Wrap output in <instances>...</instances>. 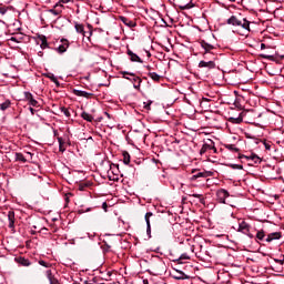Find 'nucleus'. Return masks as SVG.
Returning a JSON list of instances; mask_svg holds the SVG:
<instances>
[{
  "label": "nucleus",
  "instance_id": "obj_1",
  "mask_svg": "<svg viewBox=\"0 0 284 284\" xmlns=\"http://www.w3.org/2000/svg\"><path fill=\"white\" fill-rule=\"evenodd\" d=\"M227 26H234V27H240L243 28L244 30H246L247 32H250V21H247V19H239V17L236 16H231L227 20H226Z\"/></svg>",
  "mask_w": 284,
  "mask_h": 284
},
{
  "label": "nucleus",
  "instance_id": "obj_2",
  "mask_svg": "<svg viewBox=\"0 0 284 284\" xmlns=\"http://www.w3.org/2000/svg\"><path fill=\"white\" fill-rule=\"evenodd\" d=\"M250 224H247V222L242 221L239 223V229L237 232H242V234H245L246 236H248V239H254V235L252 233H250Z\"/></svg>",
  "mask_w": 284,
  "mask_h": 284
},
{
  "label": "nucleus",
  "instance_id": "obj_3",
  "mask_svg": "<svg viewBox=\"0 0 284 284\" xmlns=\"http://www.w3.org/2000/svg\"><path fill=\"white\" fill-rule=\"evenodd\" d=\"M230 196V192H227V190L225 189H220L216 192V201H219L220 203H225V199H227Z\"/></svg>",
  "mask_w": 284,
  "mask_h": 284
},
{
  "label": "nucleus",
  "instance_id": "obj_4",
  "mask_svg": "<svg viewBox=\"0 0 284 284\" xmlns=\"http://www.w3.org/2000/svg\"><path fill=\"white\" fill-rule=\"evenodd\" d=\"M24 99L26 101H28L29 105H32V108H37V105H39V101H37L34 99V95H32V93L30 92H24Z\"/></svg>",
  "mask_w": 284,
  "mask_h": 284
},
{
  "label": "nucleus",
  "instance_id": "obj_5",
  "mask_svg": "<svg viewBox=\"0 0 284 284\" xmlns=\"http://www.w3.org/2000/svg\"><path fill=\"white\" fill-rule=\"evenodd\" d=\"M209 150H214V152H216V148H214V142L212 140H210L209 143L202 145L200 154L203 156V154H205V152Z\"/></svg>",
  "mask_w": 284,
  "mask_h": 284
},
{
  "label": "nucleus",
  "instance_id": "obj_6",
  "mask_svg": "<svg viewBox=\"0 0 284 284\" xmlns=\"http://www.w3.org/2000/svg\"><path fill=\"white\" fill-rule=\"evenodd\" d=\"M199 68H207V70H214V68H216V63L212 60L210 61L202 60L199 62Z\"/></svg>",
  "mask_w": 284,
  "mask_h": 284
},
{
  "label": "nucleus",
  "instance_id": "obj_7",
  "mask_svg": "<svg viewBox=\"0 0 284 284\" xmlns=\"http://www.w3.org/2000/svg\"><path fill=\"white\" fill-rule=\"evenodd\" d=\"M123 74H130V77H133L131 80L133 81V88L135 89V90H141V82H142V80H141V78H139V77H135L134 75V73H129V72H123Z\"/></svg>",
  "mask_w": 284,
  "mask_h": 284
},
{
  "label": "nucleus",
  "instance_id": "obj_8",
  "mask_svg": "<svg viewBox=\"0 0 284 284\" xmlns=\"http://www.w3.org/2000/svg\"><path fill=\"white\" fill-rule=\"evenodd\" d=\"M73 94H75V97H83L84 99H91V97H94L93 93H90L88 91H83V90H73Z\"/></svg>",
  "mask_w": 284,
  "mask_h": 284
},
{
  "label": "nucleus",
  "instance_id": "obj_9",
  "mask_svg": "<svg viewBox=\"0 0 284 284\" xmlns=\"http://www.w3.org/2000/svg\"><path fill=\"white\" fill-rule=\"evenodd\" d=\"M62 44H60L57 50L60 54H63V52L68 51V48H70V43L68 40H61Z\"/></svg>",
  "mask_w": 284,
  "mask_h": 284
},
{
  "label": "nucleus",
  "instance_id": "obj_10",
  "mask_svg": "<svg viewBox=\"0 0 284 284\" xmlns=\"http://www.w3.org/2000/svg\"><path fill=\"white\" fill-rule=\"evenodd\" d=\"M281 239V232H274L267 235L265 239L266 243H272V241H278Z\"/></svg>",
  "mask_w": 284,
  "mask_h": 284
},
{
  "label": "nucleus",
  "instance_id": "obj_11",
  "mask_svg": "<svg viewBox=\"0 0 284 284\" xmlns=\"http://www.w3.org/2000/svg\"><path fill=\"white\" fill-rule=\"evenodd\" d=\"M45 276L50 284H59V280H57V277H54V275L52 274V270H48L45 272Z\"/></svg>",
  "mask_w": 284,
  "mask_h": 284
},
{
  "label": "nucleus",
  "instance_id": "obj_12",
  "mask_svg": "<svg viewBox=\"0 0 284 284\" xmlns=\"http://www.w3.org/2000/svg\"><path fill=\"white\" fill-rule=\"evenodd\" d=\"M207 176H212V172H199L192 176V180L196 181V179H207Z\"/></svg>",
  "mask_w": 284,
  "mask_h": 284
},
{
  "label": "nucleus",
  "instance_id": "obj_13",
  "mask_svg": "<svg viewBox=\"0 0 284 284\" xmlns=\"http://www.w3.org/2000/svg\"><path fill=\"white\" fill-rule=\"evenodd\" d=\"M57 8H59V3H55L53 9L47 10V14H52L53 17H59V14H61V10L57 9Z\"/></svg>",
  "mask_w": 284,
  "mask_h": 284
},
{
  "label": "nucleus",
  "instance_id": "obj_14",
  "mask_svg": "<svg viewBox=\"0 0 284 284\" xmlns=\"http://www.w3.org/2000/svg\"><path fill=\"white\" fill-rule=\"evenodd\" d=\"M128 54L130 55V60L135 63H143V60H141L136 53L132 52V50H128Z\"/></svg>",
  "mask_w": 284,
  "mask_h": 284
},
{
  "label": "nucleus",
  "instance_id": "obj_15",
  "mask_svg": "<svg viewBox=\"0 0 284 284\" xmlns=\"http://www.w3.org/2000/svg\"><path fill=\"white\" fill-rule=\"evenodd\" d=\"M16 261L19 263V265H22L23 267H30L31 265L30 260L26 257H17Z\"/></svg>",
  "mask_w": 284,
  "mask_h": 284
},
{
  "label": "nucleus",
  "instance_id": "obj_16",
  "mask_svg": "<svg viewBox=\"0 0 284 284\" xmlns=\"http://www.w3.org/2000/svg\"><path fill=\"white\" fill-rule=\"evenodd\" d=\"M153 216L152 212H148L144 216L146 223V232L150 234L152 232V226L150 225V217Z\"/></svg>",
  "mask_w": 284,
  "mask_h": 284
},
{
  "label": "nucleus",
  "instance_id": "obj_17",
  "mask_svg": "<svg viewBox=\"0 0 284 284\" xmlns=\"http://www.w3.org/2000/svg\"><path fill=\"white\" fill-rule=\"evenodd\" d=\"M74 28H75V31L79 33V34H82V37H85V28L83 27V24L79 23V22H75L74 23Z\"/></svg>",
  "mask_w": 284,
  "mask_h": 284
},
{
  "label": "nucleus",
  "instance_id": "obj_18",
  "mask_svg": "<svg viewBox=\"0 0 284 284\" xmlns=\"http://www.w3.org/2000/svg\"><path fill=\"white\" fill-rule=\"evenodd\" d=\"M8 219H9V227L11 230H14V212L10 211L8 213Z\"/></svg>",
  "mask_w": 284,
  "mask_h": 284
},
{
  "label": "nucleus",
  "instance_id": "obj_19",
  "mask_svg": "<svg viewBox=\"0 0 284 284\" xmlns=\"http://www.w3.org/2000/svg\"><path fill=\"white\" fill-rule=\"evenodd\" d=\"M81 116H82V119H84V121H88L89 123H92V121H94V116H92V114H90L85 111H83L81 113Z\"/></svg>",
  "mask_w": 284,
  "mask_h": 284
},
{
  "label": "nucleus",
  "instance_id": "obj_20",
  "mask_svg": "<svg viewBox=\"0 0 284 284\" xmlns=\"http://www.w3.org/2000/svg\"><path fill=\"white\" fill-rule=\"evenodd\" d=\"M39 39L41 41L40 48L45 50V48H48V38H45V36H40Z\"/></svg>",
  "mask_w": 284,
  "mask_h": 284
},
{
  "label": "nucleus",
  "instance_id": "obj_21",
  "mask_svg": "<svg viewBox=\"0 0 284 284\" xmlns=\"http://www.w3.org/2000/svg\"><path fill=\"white\" fill-rule=\"evenodd\" d=\"M176 263L180 265H183V261H190V255L187 253H183L178 260H175Z\"/></svg>",
  "mask_w": 284,
  "mask_h": 284
},
{
  "label": "nucleus",
  "instance_id": "obj_22",
  "mask_svg": "<svg viewBox=\"0 0 284 284\" xmlns=\"http://www.w3.org/2000/svg\"><path fill=\"white\" fill-rule=\"evenodd\" d=\"M120 20L122 21V23H124V26H128L129 28H134V23L131 20H129L128 18L120 17Z\"/></svg>",
  "mask_w": 284,
  "mask_h": 284
},
{
  "label": "nucleus",
  "instance_id": "obj_23",
  "mask_svg": "<svg viewBox=\"0 0 284 284\" xmlns=\"http://www.w3.org/2000/svg\"><path fill=\"white\" fill-rule=\"evenodd\" d=\"M10 105H12V102H10V100H6L0 104V110H2V112H6V110H8Z\"/></svg>",
  "mask_w": 284,
  "mask_h": 284
},
{
  "label": "nucleus",
  "instance_id": "obj_24",
  "mask_svg": "<svg viewBox=\"0 0 284 284\" xmlns=\"http://www.w3.org/2000/svg\"><path fill=\"white\" fill-rule=\"evenodd\" d=\"M148 77H150L152 81H161V75H159L156 72H149Z\"/></svg>",
  "mask_w": 284,
  "mask_h": 284
},
{
  "label": "nucleus",
  "instance_id": "obj_25",
  "mask_svg": "<svg viewBox=\"0 0 284 284\" xmlns=\"http://www.w3.org/2000/svg\"><path fill=\"white\" fill-rule=\"evenodd\" d=\"M202 48L205 50V52H210V50H214V45H212L205 41H202Z\"/></svg>",
  "mask_w": 284,
  "mask_h": 284
},
{
  "label": "nucleus",
  "instance_id": "obj_26",
  "mask_svg": "<svg viewBox=\"0 0 284 284\" xmlns=\"http://www.w3.org/2000/svg\"><path fill=\"white\" fill-rule=\"evenodd\" d=\"M16 161H20L21 163H27L28 159H26V156L22 155V153H16Z\"/></svg>",
  "mask_w": 284,
  "mask_h": 284
},
{
  "label": "nucleus",
  "instance_id": "obj_27",
  "mask_svg": "<svg viewBox=\"0 0 284 284\" xmlns=\"http://www.w3.org/2000/svg\"><path fill=\"white\" fill-rule=\"evenodd\" d=\"M47 77H48V79H50V81H52L53 83H55V85L59 88V85H60L59 79H57V78L54 77V74L49 73Z\"/></svg>",
  "mask_w": 284,
  "mask_h": 284
},
{
  "label": "nucleus",
  "instance_id": "obj_28",
  "mask_svg": "<svg viewBox=\"0 0 284 284\" xmlns=\"http://www.w3.org/2000/svg\"><path fill=\"white\" fill-rule=\"evenodd\" d=\"M192 8H194V3H192V2L180 6V10H190Z\"/></svg>",
  "mask_w": 284,
  "mask_h": 284
},
{
  "label": "nucleus",
  "instance_id": "obj_29",
  "mask_svg": "<svg viewBox=\"0 0 284 284\" xmlns=\"http://www.w3.org/2000/svg\"><path fill=\"white\" fill-rule=\"evenodd\" d=\"M226 150H230L231 152H239V148H236V145L234 144H226L225 145Z\"/></svg>",
  "mask_w": 284,
  "mask_h": 284
},
{
  "label": "nucleus",
  "instance_id": "obj_30",
  "mask_svg": "<svg viewBox=\"0 0 284 284\" xmlns=\"http://www.w3.org/2000/svg\"><path fill=\"white\" fill-rule=\"evenodd\" d=\"M257 241H263L265 239V231H258L256 233Z\"/></svg>",
  "mask_w": 284,
  "mask_h": 284
},
{
  "label": "nucleus",
  "instance_id": "obj_31",
  "mask_svg": "<svg viewBox=\"0 0 284 284\" xmlns=\"http://www.w3.org/2000/svg\"><path fill=\"white\" fill-rule=\"evenodd\" d=\"M123 163L125 165H130V153H124L123 154Z\"/></svg>",
  "mask_w": 284,
  "mask_h": 284
},
{
  "label": "nucleus",
  "instance_id": "obj_32",
  "mask_svg": "<svg viewBox=\"0 0 284 284\" xmlns=\"http://www.w3.org/2000/svg\"><path fill=\"white\" fill-rule=\"evenodd\" d=\"M230 121H232V123H243V118L242 116L231 118Z\"/></svg>",
  "mask_w": 284,
  "mask_h": 284
},
{
  "label": "nucleus",
  "instance_id": "obj_33",
  "mask_svg": "<svg viewBox=\"0 0 284 284\" xmlns=\"http://www.w3.org/2000/svg\"><path fill=\"white\" fill-rule=\"evenodd\" d=\"M61 112L64 114V116L70 118V110H68V108L62 106Z\"/></svg>",
  "mask_w": 284,
  "mask_h": 284
},
{
  "label": "nucleus",
  "instance_id": "obj_34",
  "mask_svg": "<svg viewBox=\"0 0 284 284\" xmlns=\"http://www.w3.org/2000/svg\"><path fill=\"white\" fill-rule=\"evenodd\" d=\"M89 185L90 184L83 182V183H80L78 187H79L80 192H84L85 187H88Z\"/></svg>",
  "mask_w": 284,
  "mask_h": 284
},
{
  "label": "nucleus",
  "instance_id": "obj_35",
  "mask_svg": "<svg viewBox=\"0 0 284 284\" xmlns=\"http://www.w3.org/2000/svg\"><path fill=\"white\" fill-rule=\"evenodd\" d=\"M39 265H41L42 267H52V264L47 263V262L43 261V260H40V261H39Z\"/></svg>",
  "mask_w": 284,
  "mask_h": 284
},
{
  "label": "nucleus",
  "instance_id": "obj_36",
  "mask_svg": "<svg viewBox=\"0 0 284 284\" xmlns=\"http://www.w3.org/2000/svg\"><path fill=\"white\" fill-rule=\"evenodd\" d=\"M248 159H251V161H254V163H261V158H258V155H251Z\"/></svg>",
  "mask_w": 284,
  "mask_h": 284
},
{
  "label": "nucleus",
  "instance_id": "obj_37",
  "mask_svg": "<svg viewBox=\"0 0 284 284\" xmlns=\"http://www.w3.org/2000/svg\"><path fill=\"white\" fill-rule=\"evenodd\" d=\"M263 145H264L265 150H267L268 152H270V150H272V144H270V142L264 141Z\"/></svg>",
  "mask_w": 284,
  "mask_h": 284
},
{
  "label": "nucleus",
  "instance_id": "obj_38",
  "mask_svg": "<svg viewBox=\"0 0 284 284\" xmlns=\"http://www.w3.org/2000/svg\"><path fill=\"white\" fill-rule=\"evenodd\" d=\"M274 262H275V263H278L280 265H284V255H282V258H281V260L274 258Z\"/></svg>",
  "mask_w": 284,
  "mask_h": 284
},
{
  "label": "nucleus",
  "instance_id": "obj_39",
  "mask_svg": "<svg viewBox=\"0 0 284 284\" xmlns=\"http://www.w3.org/2000/svg\"><path fill=\"white\" fill-rule=\"evenodd\" d=\"M232 168L233 170H243V165L240 164H233Z\"/></svg>",
  "mask_w": 284,
  "mask_h": 284
},
{
  "label": "nucleus",
  "instance_id": "obj_40",
  "mask_svg": "<svg viewBox=\"0 0 284 284\" xmlns=\"http://www.w3.org/2000/svg\"><path fill=\"white\" fill-rule=\"evenodd\" d=\"M8 12V9L1 7L0 8V14H6Z\"/></svg>",
  "mask_w": 284,
  "mask_h": 284
},
{
  "label": "nucleus",
  "instance_id": "obj_41",
  "mask_svg": "<svg viewBox=\"0 0 284 284\" xmlns=\"http://www.w3.org/2000/svg\"><path fill=\"white\" fill-rule=\"evenodd\" d=\"M70 0H60V2H58L59 3V6H60V8H63V6L61 4V3H68Z\"/></svg>",
  "mask_w": 284,
  "mask_h": 284
},
{
  "label": "nucleus",
  "instance_id": "obj_42",
  "mask_svg": "<svg viewBox=\"0 0 284 284\" xmlns=\"http://www.w3.org/2000/svg\"><path fill=\"white\" fill-rule=\"evenodd\" d=\"M102 207H103V210H104L105 212H108V203H106V202H103Z\"/></svg>",
  "mask_w": 284,
  "mask_h": 284
},
{
  "label": "nucleus",
  "instance_id": "obj_43",
  "mask_svg": "<svg viewBox=\"0 0 284 284\" xmlns=\"http://www.w3.org/2000/svg\"><path fill=\"white\" fill-rule=\"evenodd\" d=\"M192 196L194 197V199H201V196H203L202 194H192Z\"/></svg>",
  "mask_w": 284,
  "mask_h": 284
},
{
  "label": "nucleus",
  "instance_id": "obj_44",
  "mask_svg": "<svg viewBox=\"0 0 284 284\" xmlns=\"http://www.w3.org/2000/svg\"><path fill=\"white\" fill-rule=\"evenodd\" d=\"M10 41H13L14 43H19V40H17V38H14V37H11Z\"/></svg>",
  "mask_w": 284,
  "mask_h": 284
},
{
  "label": "nucleus",
  "instance_id": "obj_45",
  "mask_svg": "<svg viewBox=\"0 0 284 284\" xmlns=\"http://www.w3.org/2000/svg\"><path fill=\"white\" fill-rule=\"evenodd\" d=\"M151 103H152V102H149V103H146V104L144 103V108H145V110H150V105H151Z\"/></svg>",
  "mask_w": 284,
  "mask_h": 284
},
{
  "label": "nucleus",
  "instance_id": "obj_46",
  "mask_svg": "<svg viewBox=\"0 0 284 284\" xmlns=\"http://www.w3.org/2000/svg\"><path fill=\"white\" fill-rule=\"evenodd\" d=\"M262 59H270L271 55H267V54H261Z\"/></svg>",
  "mask_w": 284,
  "mask_h": 284
},
{
  "label": "nucleus",
  "instance_id": "obj_47",
  "mask_svg": "<svg viewBox=\"0 0 284 284\" xmlns=\"http://www.w3.org/2000/svg\"><path fill=\"white\" fill-rule=\"evenodd\" d=\"M59 142H60V152H64L65 149H63V148L61 146V139H59Z\"/></svg>",
  "mask_w": 284,
  "mask_h": 284
},
{
  "label": "nucleus",
  "instance_id": "obj_48",
  "mask_svg": "<svg viewBox=\"0 0 284 284\" xmlns=\"http://www.w3.org/2000/svg\"><path fill=\"white\" fill-rule=\"evenodd\" d=\"M31 114H34V112H37L33 108H29Z\"/></svg>",
  "mask_w": 284,
  "mask_h": 284
},
{
  "label": "nucleus",
  "instance_id": "obj_49",
  "mask_svg": "<svg viewBox=\"0 0 284 284\" xmlns=\"http://www.w3.org/2000/svg\"><path fill=\"white\" fill-rule=\"evenodd\" d=\"M265 48H266L265 43H262L261 44V50H265Z\"/></svg>",
  "mask_w": 284,
  "mask_h": 284
},
{
  "label": "nucleus",
  "instance_id": "obj_50",
  "mask_svg": "<svg viewBox=\"0 0 284 284\" xmlns=\"http://www.w3.org/2000/svg\"><path fill=\"white\" fill-rule=\"evenodd\" d=\"M104 115L108 116L109 119H112V116L108 112H104Z\"/></svg>",
  "mask_w": 284,
  "mask_h": 284
},
{
  "label": "nucleus",
  "instance_id": "obj_51",
  "mask_svg": "<svg viewBox=\"0 0 284 284\" xmlns=\"http://www.w3.org/2000/svg\"><path fill=\"white\" fill-rule=\"evenodd\" d=\"M230 3H236V0H229Z\"/></svg>",
  "mask_w": 284,
  "mask_h": 284
},
{
  "label": "nucleus",
  "instance_id": "obj_52",
  "mask_svg": "<svg viewBox=\"0 0 284 284\" xmlns=\"http://www.w3.org/2000/svg\"><path fill=\"white\" fill-rule=\"evenodd\" d=\"M0 37H3V30H0Z\"/></svg>",
  "mask_w": 284,
  "mask_h": 284
},
{
  "label": "nucleus",
  "instance_id": "obj_53",
  "mask_svg": "<svg viewBox=\"0 0 284 284\" xmlns=\"http://www.w3.org/2000/svg\"><path fill=\"white\" fill-rule=\"evenodd\" d=\"M27 154H28V156H32V153H30V152H28Z\"/></svg>",
  "mask_w": 284,
  "mask_h": 284
},
{
  "label": "nucleus",
  "instance_id": "obj_54",
  "mask_svg": "<svg viewBox=\"0 0 284 284\" xmlns=\"http://www.w3.org/2000/svg\"><path fill=\"white\" fill-rule=\"evenodd\" d=\"M124 79H129L130 81H132V80L130 79V77H124Z\"/></svg>",
  "mask_w": 284,
  "mask_h": 284
},
{
  "label": "nucleus",
  "instance_id": "obj_55",
  "mask_svg": "<svg viewBox=\"0 0 284 284\" xmlns=\"http://www.w3.org/2000/svg\"><path fill=\"white\" fill-rule=\"evenodd\" d=\"M85 212H90V209H87Z\"/></svg>",
  "mask_w": 284,
  "mask_h": 284
},
{
  "label": "nucleus",
  "instance_id": "obj_56",
  "mask_svg": "<svg viewBox=\"0 0 284 284\" xmlns=\"http://www.w3.org/2000/svg\"><path fill=\"white\" fill-rule=\"evenodd\" d=\"M144 284H148V281H144Z\"/></svg>",
  "mask_w": 284,
  "mask_h": 284
},
{
  "label": "nucleus",
  "instance_id": "obj_57",
  "mask_svg": "<svg viewBox=\"0 0 284 284\" xmlns=\"http://www.w3.org/2000/svg\"><path fill=\"white\" fill-rule=\"evenodd\" d=\"M144 284H148V281H144Z\"/></svg>",
  "mask_w": 284,
  "mask_h": 284
}]
</instances>
